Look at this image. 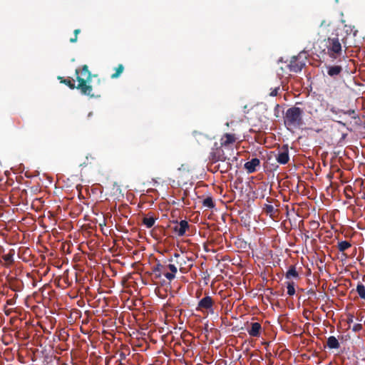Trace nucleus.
Masks as SVG:
<instances>
[{
    "mask_svg": "<svg viewBox=\"0 0 365 365\" xmlns=\"http://www.w3.org/2000/svg\"><path fill=\"white\" fill-rule=\"evenodd\" d=\"M196 136H198V137H199L200 138H201V139H205V140H207V139H206V138H205L204 135H201V134H200V133H199V134H198V133H196Z\"/></svg>",
    "mask_w": 365,
    "mask_h": 365,
    "instance_id": "72a5a7b5",
    "label": "nucleus"
},
{
    "mask_svg": "<svg viewBox=\"0 0 365 365\" xmlns=\"http://www.w3.org/2000/svg\"><path fill=\"white\" fill-rule=\"evenodd\" d=\"M344 31L345 35L342 36L341 41H342L345 51H347L349 48L357 47L358 45L355 38L358 34V30L356 27L353 25L345 24Z\"/></svg>",
    "mask_w": 365,
    "mask_h": 365,
    "instance_id": "39448f33",
    "label": "nucleus"
},
{
    "mask_svg": "<svg viewBox=\"0 0 365 365\" xmlns=\"http://www.w3.org/2000/svg\"><path fill=\"white\" fill-rule=\"evenodd\" d=\"M356 290L360 298L365 299V286L361 282L358 283Z\"/></svg>",
    "mask_w": 365,
    "mask_h": 365,
    "instance_id": "5701e85b",
    "label": "nucleus"
},
{
    "mask_svg": "<svg viewBox=\"0 0 365 365\" xmlns=\"http://www.w3.org/2000/svg\"><path fill=\"white\" fill-rule=\"evenodd\" d=\"M287 294L289 296H293L295 294L294 283L293 282H287Z\"/></svg>",
    "mask_w": 365,
    "mask_h": 365,
    "instance_id": "bb28decb",
    "label": "nucleus"
},
{
    "mask_svg": "<svg viewBox=\"0 0 365 365\" xmlns=\"http://www.w3.org/2000/svg\"><path fill=\"white\" fill-rule=\"evenodd\" d=\"M352 322H353V316H351V317L348 319V320H347V323H348V324H351V323H352Z\"/></svg>",
    "mask_w": 365,
    "mask_h": 365,
    "instance_id": "f704fd0d",
    "label": "nucleus"
},
{
    "mask_svg": "<svg viewBox=\"0 0 365 365\" xmlns=\"http://www.w3.org/2000/svg\"><path fill=\"white\" fill-rule=\"evenodd\" d=\"M77 39H78V37L74 35V36H73V38H70V42L75 43L77 41Z\"/></svg>",
    "mask_w": 365,
    "mask_h": 365,
    "instance_id": "2f4dec72",
    "label": "nucleus"
},
{
    "mask_svg": "<svg viewBox=\"0 0 365 365\" xmlns=\"http://www.w3.org/2000/svg\"><path fill=\"white\" fill-rule=\"evenodd\" d=\"M15 255L14 250L11 249L6 254H3L1 257L2 260L0 262L5 267H9L14 262V256Z\"/></svg>",
    "mask_w": 365,
    "mask_h": 365,
    "instance_id": "4468645a",
    "label": "nucleus"
},
{
    "mask_svg": "<svg viewBox=\"0 0 365 365\" xmlns=\"http://www.w3.org/2000/svg\"><path fill=\"white\" fill-rule=\"evenodd\" d=\"M363 329V326L361 324H355L353 326L352 330L354 332L360 331Z\"/></svg>",
    "mask_w": 365,
    "mask_h": 365,
    "instance_id": "cd10ccee",
    "label": "nucleus"
},
{
    "mask_svg": "<svg viewBox=\"0 0 365 365\" xmlns=\"http://www.w3.org/2000/svg\"><path fill=\"white\" fill-rule=\"evenodd\" d=\"M331 111L332 113H336V111L335 108H334L331 109Z\"/></svg>",
    "mask_w": 365,
    "mask_h": 365,
    "instance_id": "e433bc0d",
    "label": "nucleus"
},
{
    "mask_svg": "<svg viewBox=\"0 0 365 365\" xmlns=\"http://www.w3.org/2000/svg\"><path fill=\"white\" fill-rule=\"evenodd\" d=\"M202 205L204 207H206L208 208H213L215 207V203L211 197H207L205 199H204L203 202H202Z\"/></svg>",
    "mask_w": 365,
    "mask_h": 365,
    "instance_id": "393cba45",
    "label": "nucleus"
},
{
    "mask_svg": "<svg viewBox=\"0 0 365 365\" xmlns=\"http://www.w3.org/2000/svg\"><path fill=\"white\" fill-rule=\"evenodd\" d=\"M249 335L252 337H259L262 331V326L259 322H252L247 328Z\"/></svg>",
    "mask_w": 365,
    "mask_h": 365,
    "instance_id": "ddd939ff",
    "label": "nucleus"
},
{
    "mask_svg": "<svg viewBox=\"0 0 365 365\" xmlns=\"http://www.w3.org/2000/svg\"><path fill=\"white\" fill-rule=\"evenodd\" d=\"M175 225L173 227L174 232L179 237H182L185 235L187 230L190 228V225L187 220H182L180 222L176 221L174 222Z\"/></svg>",
    "mask_w": 365,
    "mask_h": 365,
    "instance_id": "f8f14e48",
    "label": "nucleus"
},
{
    "mask_svg": "<svg viewBox=\"0 0 365 365\" xmlns=\"http://www.w3.org/2000/svg\"><path fill=\"white\" fill-rule=\"evenodd\" d=\"M157 220L156 217L153 216V215L151 214V212H149L147 215H145L143 220L142 223L147 228H151L155 222V220Z\"/></svg>",
    "mask_w": 365,
    "mask_h": 365,
    "instance_id": "a211bd4d",
    "label": "nucleus"
},
{
    "mask_svg": "<svg viewBox=\"0 0 365 365\" xmlns=\"http://www.w3.org/2000/svg\"><path fill=\"white\" fill-rule=\"evenodd\" d=\"M75 74L78 82L77 86L75 84L74 80L71 78H64L62 76H58L57 78L61 83L66 85L70 89L79 90L82 95L87 96L89 98H97L99 96L94 94L93 87L91 85L92 77H96L97 75H92L87 65H83L81 69L76 68Z\"/></svg>",
    "mask_w": 365,
    "mask_h": 365,
    "instance_id": "f257e3e1",
    "label": "nucleus"
},
{
    "mask_svg": "<svg viewBox=\"0 0 365 365\" xmlns=\"http://www.w3.org/2000/svg\"><path fill=\"white\" fill-rule=\"evenodd\" d=\"M331 24L330 21H327L326 20H323L321 22L320 26H329Z\"/></svg>",
    "mask_w": 365,
    "mask_h": 365,
    "instance_id": "c756f323",
    "label": "nucleus"
},
{
    "mask_svg": "<svg viewBox=\"0 0 365 365\" xmlns=\"http://www.w3.org/2000/svg\"><path fill=\"white\" fill-rule=\"evenodd\" d=\"M286 278L289 279L291 277L297 278L299 277V274L296 270V267L294 265H292L289 267L288 271L286 273Z\"/></svg>",
    "mask_w": 365,
    "mask_h": 365,
    "instance_id": "4be33fe9",
    "label": "nucleus"
},
{
    "mask_svg": "<svg viewBox=\"0 0 365 365\" xmlns=\"http://www.w3.org/2000/svg\"><path fill=\"white\" fill-rule=\"evenodd\" d=\"M214 306L213 299L210 296H205L198 302L196 310L202 312L207 311L210 314H215L216 312Z\"/></svg>",
    "mask_w": 365,
    "mask_h": 365,
    "instance_id": "6e6552de",
    "label": "nucleus"
},
{
    "mask_svg": "<svg viewBox=\"0 0 365 365\" xmlns=\"http://www.w3.org/2000/svg\"><path fill=\"white\" fill-rule=\"evenodd\" d=\"M303 110L299 107L288 108L284 116V125L289 130L299 128L303 124Z\"/></svg>",
    "mask_w": 365,
    "mask_h": 365,
    "instance_id": "20e7f679",
    "label": "nucleus"
},
{
    "mask_svg": "<svg viewBox=\"0 0 365 365\" xmlns=\"http://www.w3.org/2000/svg\"><path fill=\"white\" fill-rule=\"evenodd\" d=\"M260 165V160L258 158H252L250 161L245 163L244 168L247 173L251 174L257 171V168Z\"/></svg>",
    "mask_w": 365,
    "mask_h": 365,
    "instance_id": "2eb2a0df",
    "label": "nucleus"
},
{
    "mask_svg": "<svg viewBox=\"0 0 365 365\" xmlns=\"http://www.w3.org/2000/svg\"><path fill=\"white\" fill-rule=\"evenodd\" d=\"M327 346L331 349H339L340 344L335 336H331L327 339Z\"/></svg>",
    "mask_w": 365,
    "mask_h": 365,
    "instance_id": "6ab92c4d",
    "label": "nucleus"
},
{
    "mask_svg": "<svg viewBox=\"0 0 365 365\" xmlns=\"http://www.w3.org/2000/svg\"><path fill=\"white\" fill-rule=\"evenodd\" d=\"M279 87H277L275 88L274 90H272L270 93V96H277V94H278V91H279Z\"/></svg>",
    "mask_w": 365,
    "mask_h": 365,
    "instance_id": "c85d7f7f",
    "label": "nucleus"
},
{
    "mask_svg": "<svg viewBox=\"0 0 365 365\" xmlns=\"http://www.w3.org/2000/svg\"><path fill=\"white\" fill-rule=\"evenodd\" d=\"M307 294L309 295H312V296L316 295L315 291L314 289H310L309 290H308Z\"/></svg>",
    "mask_w": 365,
    "mask_h": 365,
    "instance_id": "7c9ffc66",
    "label": "nucleus"
},
{
    "mask_svg": "<svg viewBox=\"0 0 365 365\" xmlns=\"http://www.w3.org/2000/svg\"><path fill=\"white\" fill-rule=\"evenodd\" d=\"M314 224H315V225H318V223H317V222H314Z\"/></svg>",
    "mask_w": 365,
    "mask_h": 365,
    "instance_id": "4c0bfd02",
    "label": "nucleus"
},
{
    "mask_svg": "<svg viewBox=\"0 0 365 365\" xmlns=\"http://www.w3.org/2000/svg\"><path fill=\"white\" fill-rule=\"evenodd\" d=\"M4 252V249L0 246V255L3 254Z\"/></svg>",
    "mask_w": 365,
    "mask_h": 365,
    "instance_id": "c9c22d12",
    "label": "nucleus"
},
{
    "mask_svg": "<svg viewBox=\"0 0 365 365\" xmlns=\"http://www.w3.org/2000/svg\"><path fill=\"white\" fill-rule=\"evenodd\" d=\"M230 158L226 161H221L222 163L218 164L216 168L217 170H220L221 173H226L232 169Z\"/></svg>",
    "mask_w": 365,
    "mask_h": 365,
    "instance_id": "f3484780",
    "label": "nucleus"
},
{
    "mask_svg": "<svg viewBox=\"0 0 365 365\" xmlns=\"http://www.w3.org/2000/svg\"><path fill=\"white\" fill-rule=\"evenodd\" d=\"M351 247V244L348 241L338 242L336 247L339 252H344Z\"/></svg>",
    "mask_w": 365,
    "mask_h": 365,
    "instance_id": "412c9836",
    "label": "nucleus"
},
{
    "mask_svg": "<svg viewBox=\"0 0 365 365\" xmlns=\"http://www.w3.org/2000/svg\"><path fill=\"white\" fill-rule=\"evenodd\" d=\"M124 71V66L123 64H119L115 68V72L110 76V78L114 79L118 78Z\"/></svg>",
    "mask_w": 365,
    "mask_h": 365,
    "instance_id": "b1692460",
    "label": "nucleus"
},
{
    "mask_svg": "<svg viewBox=\"0 0 365 365\" xmlns=\"http://www.w3.org/2000/svg\"><path fill=\"white\" fill-rule=\"evenodd\" d=\"M237 139L238 138L237 135L233 133H225L220 138V142L221 146L231 152L230 155H232L234 153L233 145Z\"/></svg>",
    "mask_w": 365,
    "mask_h": 365,
    "instance_id": "1a4fd4ad",
    "label": "nucleus"
},
{
    "mask_svg": "<svg viewBox=\"0 0 365 365\" xmlns=\"http://www.w3.org/2000/svg\"><path fill=\"white\" fill-rule=\"evenodd\" d=\"M215 148H212V150L210 153L209 159L210 162L212 163H215L219 161H226L230 158L226 153L224 147H222L221 145L217 146V144L215 143Z\"/></svg>",
    "mask_w": 365,
    "mask_h": 365,
    "instance_id": "0eeeda50",
    "label": "nucleus"
},
{
    "mask_svg": "<svg viewBox=\"0 0 365 365\" xmlns=\"http://www.w3.org/2000/svg\"><path fill=\"white\" fill-rule=\"evenodd\" d=\"M340 112L343 113L344 114H346V115H348L349 116L351 117V118L354 119V120H359V115L356 113V111L354 109H349L346 111H344V110H340Z\"/></svg>",
    "mask_w": 365,
    "mask_h": 365,
    "instance_id": "a878e982",
    "label": "nucleus"
},
{
    "mask_svg": "<svg viewBox=\"0 0 365 365\" xmlns=\"http://www.w3.org/2000/svg\"><path fill=\"white\" fill-rule=\"evenodd\" d=\"M175 259V265L179 267V270L182 274H186L193 267L194 259L192 257H188L186 255H181L175 252L173 255Z\"/></svg>",
    "mask_w": 365,
    "mask_h": 365,
    "instance_id": "423d86ee",
    "label": "nucleus"
},
{
    "mask_svg": "<svg viewBox=\"0 0 365 365\" xmlns=\"http://www.w3.org/2000/svg\"><path fill=\"white\" fill-rule=\"evenodd\" d=\"M277 163L282 165L287 164L289 160V149L287 145H284L279 148L278 153L276 155Z\"/></svg>",
    "mask_w": 365,
    "mask_h": 365,
    "instance_id": "9b49d317",
    "label": "nucleus"
},
{
    "mask_svg": "<svg viewBox=\"0 0 365 365\" xmlns=\"http://www.w3.org/2000/svg\"><path fill=\"white\" fill-rule=\"evenodd\" d=\"M173 261V258L163 263L158 261L152 267V272L155 274V278L160 279L163 275L168 281L171 282L173 280L178 272V267L175 264L172 263Z\"/></svg>",
    "mask_w": 365,
    "mask_h": 365,
    "instance_id": "7ed1b4c3",
    "label": "nucleus"
},
{
    "mask_svg": "<svg viewBox=\"0 0 365 365\" xmlns=\"http://www.w3.org/2000/svg\"><path fill=\"white\" fill-rule=\"evenodd\" d=\"M314 49L316 53H319L318 56H327L332 62L336 61L339 63L341 61V59L345 60L346 58V51H345L338 34L317 41Z\"/></svg>",
    "mask_w": 365,
    "mask_h": 365,
    "instance_id": "f03ea898",
    "label": "nucleus"
},
{
    "mask_svg": "<svg viewBox=\"0 0 365 365\" xmlns=\"http://www.w3.org/2000/svg\"><path fill=\"white\" fill-rule=\"evenodd\" d=\"M304 66L305 61L302 58L300 54L296 56H292L290 60V63L288 65L289 71L294 73L301 71Z\"/></svg>",
    "mask_w": 365,
    "mask_h": 365,
    "instance_id": "9d476101",
    "label": "nucleus"
},
{
    "mask_svg": "<svg viewBox=\"0 0 365 365\" xmlns=\"http://www.w3.org/2000/svg\"><path fill=\"white\" fill-rule=\"evenodd\" d=\"M342 71L343 67L339 64L330 65L327 66V74L331 78H336V76H340Z\"/></svg>",
    "mask_w": 365,
    "mask_h": 365,
    "instance_id": "dca6fc26",
    "label": "nucleus"
},
{
    "mask_svg": "<svg viewBox=\"0 0 365 365\" xmlns=\"http://www.w3.org/2000/svg\"><path fill=\"white\" fill-rule=\"evenodd\" d=\"M81 32V30L79 29L74 30V35L78 36V34Z\"/></svg>",
    "mask_w": 365,
    "mask_h": 365,
    "instance_id": "473e14b6",
    "label": "nucleus"
},
{
    "mask_svg": "<svg viewBox=\"0 0 365 365\" xmlns=\"http://www.w3.org/2000/svg\"><path fill=\"white\" fill-rule=\"evenodd\" d=\"M263 212L271 217H273L277 212V210L273 205L269 204H264L262 207Z\"/></svg>",
    "mask_w": 365,
    "mask_h": 365,
    "instance_id": "aec40b11",
    "label": "nucleus"
}]
</instances>
